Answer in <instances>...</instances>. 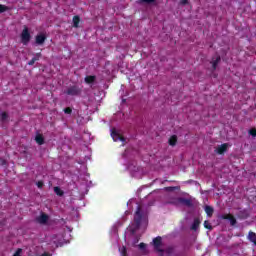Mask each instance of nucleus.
I'll return each mask as SVG.
<instances>
[{
    "label": "nucleus",
    "instance_id": "nucleus-1",
    "mask_svg": "<svg viewBox=\"0 0 256 256\" xmlns=\"http://www.w3.org/2000/svg\"><path fill=\"white\" fill-rule=\"evenodd\" d=\"M161 241H162L161 236H158L153 239L155 251H158V253H160V256L173 255V253L175 252V248H173V246H169L168 248L163 250L161 249Z\"/></svg>",
    "mask_w": 256,
    "mask_h": 256
},
{
    "label": "nucleus",
    "instance_id": "nucleus-2",
    "mask_svg": "<svg viewBox=\"0 0 256 256\" xmlns=\"http://www.w3.org/2000/svg\"><path fill=\"white\" fill-rule=\"evenodd\" d=\"M81 88L77 85L69 86L65 91V95H69L70 97H77L81 95Z\"/></svg>",
    "mask_w": 256,
    "mask_h": 256
},
{
    "label": "nucleus",
    "instance_id": "nucleus-3",
    "mask_svg": "<svg viewBox=\"0 0 256 256\" xmlns=\"http://www.w3.org/2000/svg\"><path fill=\"white\" fill-rule=\"evenodd\" d=\"M142 219H143V214L141 213V206H138L134 215V223H135L134 231H136V229H139V227H141Z\"/></svg>",
    "mask_w": 256,
    "mask_h": 256
},
{
    "label": "nucleus",
    "instance_id": "nucleus-4",
    "mask_svg": "<svg viewBox=\"0 0 256 256\" xmlns=\"http://www.w3.org/2000/svg\"><path fill=\"white\" fill-rule=\"evenodd\" d=\"M21 41L23 45H29V41H31V34L29 33V28L25 27L21 33Z\"/></svg>",
    "mask_w": 256,
    "mask_h": 256
},
{
    "label": "nucleus",
    "instance_id": "nucleus-5",
    "mask_svg": "<svg viewBox=\"0 0 256 256\" xmlns=\"http://www.w3.org/2000/svg\"><path fill=\"white\" fill-rule=\"evenodd\" d=\"M111 137L113 141H122V143H125V138H123L115 128L111 129Z\"/></svg>",
    "mask_w": 256,
    "mask_h": 256
},
{
    "label": "nucleus",
    "instance_id": "nucleus-6",
    "mask_svg": "<svg viewBox=\"0 0 256 256\" xmlns=\"http://www.w3.org/2000/svg\"><path fill=\"white\" fill-rule=\"evenodd\" d=\"M184 205V207H193V200L189 198L179 197V206Z\"/></svg>",
    "mask_w": 256,
    "mask_h": 256
},
{
    "label": "nucleus",
    "instance_id": "nucleus-7",
    "mask_svg": "<svg viewBox=\"0 0 256 256\" xmlns=\"http://www.w3.org/2000/svg\"><path fill=\"white\" fill-rule=\"evenodd\" d=\"M220 219L228 220L230 222L231 227H235L237 225V219L231 215H221Z\"/></svg>",
    "mask_w": 256,
    "mask_h": 256
},
{
    "label": "nucleus",
    "instance_id": "nucleus-8",
    "mask_svg": "<svg viewBox=\"0 0 256 256\" xmlns=\"http://www.w3.org/2000/svg\"><path fill=\"white\" fill-rule=\"evenodd\" d=\"M228 147H229V144H227V143L221 144V145H219V146L216 148L215 152H216L218 155H223V153H226V152H227Z\"/></svg>",
    "mask_w": 256,
    "mask_h": 256
},
{
    "label": "nucleus",
    "instance_id": "nucleus-9",
    "mask_svg": "<svg viewBox=\"0 0 256 256\" xmlns=\"http://www.w3.org/2000/svg\"><path fill=\"white\" fill-rule=\"evenodd\" d=\"M46 40H47V37L45 36V34H39L36 36L35 43L36 45H43Z\"/></svg>",
    "mask_w": 256,
    "mask_h": 256
},
{
    "label": "nucleus",
    "instance_id": "nucleus-10",
    "mask_svg": "<svg viewBox=\"0 0 256 256\" xmlns=\"http://www.w3.org/2000/svg\"><path fill=\"white\" fill-rule=\"evenodd\" d=\"M166 205H174V207H179V197H171L166 201Z\"/></svg>",
    "mask_w": 256,
    "mask_h": 256
},
{
    "label": "nucleus",
    "instance_id": "nucleus-11",
    "mask_svg": "<svg viewBox=\"0 0 256 256\" xmlns=\"http://www.w3.org/2000/svg\"><path fill=\"white\" fill-rule=\"evenodd\" d=\"M49 221V216L45 213H42L38 218L37 222L40 223L41 225H45Z\"/></svg>",
    "mask_w": 256,
    "mask_h": 256
},
{
    "label": "nucleus",
    "instance_id": "nucleus-12",
    "mask_svg": "<svg viewBox=\"0 0 256 256\" xmlns=\"http://www.w3.org/2000/svg\"><path fill=\"white\" fill-rule=\"evenodd\" d=\"M219 63H221V56L217 55L216 59H213L211 61L212 68H213L214 71H215V69H217V66L219 65Z\"/></svg>",
    "mask_w": 256,
    "mask_h": 256
},
{
    "label": "nucleus",
    "instance_id": "nucleus-13",
    "mask_svg": "<svg viewBox=\"0 0 256 256\" xmlns=\"http://www.w3.org/2000/svg\"><path fill=\"white\" fill-rule=\"evenodd\" d=\"M35 141L38 145H44L45 144V138L39 133L36 134Z\"/></svg>",
    "mask_w": 256,
    "mask_h": 256
},
{
    "label": "nucleus",
    "instance_id": "nucleus-14",
    "mask_svg": "<svg viewBox=\"0 0 256 256\" xmlns=\"http://www.w3.org/2000/svg\"><path fill=\"white\" fill-rule=\"evenodd\" d=\"M199 225H201V221L199 220V218H195L194 222L191 225L192 231H197L199 229Z\"/></svg>",
    "mask_w": 256,
    "mask_h": 256
},
{
    "label": "nucleus",
    "instance_id": "nucleus-15",
    "mask_svg": "<svg viewBox=\"0 0 256 256\" xmlns=\"http://www.w3.org/2000/svg\"><path fill=\"white\" fill-rule=\"evenodd\" d=\"M168 143L171 145V147H175V145H177V135L171 136Z\"/></svg>",
    "mask_w": 256,
    "mask_h": 256
},
{
    "label": "nucleus",
    "instance_id": "nucleus-16",
    "mask_svg": "<svg viewBox=\"0 0 256 256\" xmlns=\"http://www.w3.org/2000/svg\"><path fill=\"white\" fill-rule=\"evenodd\" d=\"M54 193L58 195V197H63L65 194V192H63L59 186L54 187Z\"/></svg>",
    "mask_w": 256,
    "mask_h": 256
},
{
    "label": "nucleus",
    "instance_id": "nucleus-17",
    "mask_svg": "<svg viewBox=\"0 0 256 256\" xmlns=\"http://www.w3.org/2000/svg\"><path fill=\"white\" fill-rule=\"evenodd\" d=\"M95 79H97L95 76H86L84 78L85 83L91 84L95 83Z\"/></svg>",
    "mask_w": 256,
    "mask_h": 256
},
{
    "label": "nucleus",
    "instance_id": "nucleus-18",
    "mask_svg": "<svg viewBox=\"0 0 256 256\" xmlns=\"http://www.w3.org/2000/svg\"><path fill=\"white\" fill-rule=\"evenodd\" d=\"M213 211H214L213 207H211V206L205 207V212L208 217H213Z\"/></svg>",
    "mask_w": 256,
    "mask_h": 256
},
{
    "label": "nucleus",
    "instance_id": "nucleus-19",
    "mask_svg": "<svg viewBox=\"0 0 256 256\" xmlns=\"http://www.w3.org/2000/svg\"><path fill=\"white\" fill-rule=\"evenodd\" d=\"M80 21H81V18H79V16H74L73 17V27H75L77 29V27H79Z\"/></svg>",
    "mask_w": 256,
    "mask_h": 256
},
{
    "label": "nucleus",
    "instance_id": "nucleus-20",
    "mask_svg": "<svg viewBox=\"0 0 256 256\" xmlns=\"http://www.w3.org/2000/svg\"><path fill=\"white\" fill-rule=\"evenodd\" d=\"M178 189L179 187L177 186H169V187H165L164 191L173 192V191H177Z\"/></svg>",
    "mask_w": 256,
    "mask_h": 256
},
{
    "label": "nucleus",
    "instance_id": "nucleus-21",
    "mask_svg": "<svg viewBox=\"0 0 256 256\" xmlns=\"http://www.w3.org/2000/svg\"><path fill=\"white\" fill-rule=\"evenodd\" d=\"M7 119H9V115L7 114V112H2L1 113V121H2V123H5V121H7Z\"/></svg>",
    "mask_w": 256,
    "mask_h": 256
},
{
    "label": "nucleus",
    "instance_id": "nucleus-22",
    "mask_svg": "<svg viewBox=\"0 0 256 256\" xmlns=\"http://www.w3.org/2000/svg\"><path fill=\"white\" fill-rule=\"evenodd\" d=\"M204 227L205 229H209V231L213 230V226L211 225V223H209V221H204Z\"/></svg>",
    "mask_w": 256,
    "mask_h": 256
},
{
    "label": "nucleus",
    "instance_id": "nucleus-23",
    "mask_svg": "<svg viewBox=\"0 0 256 256\" xmlns=\"http://www.w3.org/2000/svg\"><path fill=\"white\" fill-rule=\"evenodd\" d=\"M121 255L127 256V248L123 246L122 248L119 249Z\"/></svg>",
    "mask_w": 256,
    "mask_h": 256
},
{
    "label": "nucleus",
    "instance_id": "nucleus-24",
    "mask_svg": "<svg viewBox=\"0 0 256 256\" xmlns=\"http://www.w3.org/2000/svg\"><path fill=\"white\" fill-rule=\"evenodd\" d=\"M138 247L139 249H141V251H145V249L147 248V244L142 242L138 245Z\"/></svg>",
    "mask_w": 256,
    "mask_h": 256
},
{
    "label": "nucleus",
    "instance_id": "nucleus-25",
    "mask_svg": "<svg viewBox=\"0 0 256 256\" xmlns=\"http://www.w3.org/2000/svg\"><path fill=\"white\" fill-rule=\"evenodd\" d=\"M39 59H41V53H37L32 60H34V62L39 61Z\"/></svg>",
    "mask_w": 256,
    "mask_h": 256
},
{
    "label": "nucleus",
    "instance_id": "nucleus-26",
    "mask_svg": "<svg viewBox=\"0 0 256 256\" xmlns=\"http://www.w3.org/2000/svg\"><path fill=\"white\" fill-rule=\"evenodd\" d=\"M72 112H73V110L69 107L64 109V113H66V115H71Z\"/></svg>",
    "mask_w": 256,
    "mask_h": 256
},
{
    "label": "nucleus",
    "instance_id": "nucleus-27",
    "mask_svg": "<svg viewBox=\"0 0 256 256\" xmlns=\"http://www.w3.org/2000/svg\"><path fill=\"white\" fill-rule=\"evenodd\" d=\"M21 253H23V249L18 248L17 251L14 253L13 256H21Z\"/></svg>",
    "mask_w": 256,
    "mask_h": 256
},
{
    "label": "nucleus",
    "instance_id": "nucleus-28",
    "mask_svg": "<svg viewBox=\"0 0 256 256\" xmlns=\"http://www.w3.org/2000/svg\"><path fill=\"white\" fill-rule=\"evenodd\" d=\"M249 135H251L252 137H256V129H250Z\"/></svg>",
    "mask_w": 256,
    "mask_h": 256
},
{
    "label": "nucleus",
    "instance_id": "nucleus-29",
    "mask_svg": "<svg viewBox=\"0 0 256 256\" xmlns=\"http://www.w3.org/2000/svg\"><path fill=\"white\" fill-rule=\"evenodd\" d=\"M156 0H140L139 3H155Z\"/></svg>",
    "mask_w": 256,
    "mask_h": 256
},
{
    "label": "nucleus",
    "instance_id": "nucleus-30",
    "mask_svg": "<svg viewBox=\"0 0 256 256\" xmlns=\"http://www.w3.org/2000/svg\"><path fill=\"white\" fill-rule=\"evenodd\" d=\"M5 11H7V7L0 4V13H5Z\"/></svg>",
    "mask_w": 256,
    "mask_h": 256
},
{
    "label": "nucleus",
    "instance_id": "nucleus-31",
    "mask_svg": "<svg viewBox=\"0 0 256 256\" xmlns=\"http://www.w3.org/2000/svg\"><path fill=\"white\" fill-rule=\"evenodd\" d=\"M36 185H37L38 189H42L43 188V181H38L36 183Z\"/></svg>",
    "mask_w": 256,
    "mask_h": 256
},
{
    "label": "nucleus",
    "instance_id": "nucleus-32",
    "mask_svg": "<svg viewBox=\"0 0 256 256\" xmlns=\"http://www.w3.org/2000/svg\"><path fill=\"white\" fill-rule=\"evenodd\" d=\"M189 3V0H181L180 5H187Z\"/></svg>",
    "mask_w": 256,
    "mask_h": 256
},
{
    "label": "nucleus",
    "instance_id": "nucleus-33",
    "mask_svg": "<svg viewBox=\"0 0 256 256\" xmlns=\"http://www.w3.org/2000/svg\"><path fill=\"white\" fill-rule=\"evenodd\" d=\"M28 65H35V60L33 58L28 62Z\"/></svg>",
    "mask_w": 256,
    "mask_h": 256
},
{
    "label": "nucleus",
    "instance_id": "nucleus-34",
    "mask_svg": "<svg viewBox=\"0 0 256 256\" xmlns=\"http://www.w3.org/2000/svg\"><path fill=\"white\" fill-rule=\"evenodd\" d=\"M136 243H139V239H138V238L134 241V245H135Z\"/></svg>",
    "mask_w": 256,
    "mask_h": 256
},
{
    "label": "nucleus",
    "instance_id": "nucleus-35",
    "mask_svg": "<svg viewBox=\"0 0 256 256\" xmlns=\"http://www.w3.org/2000/svg\"><path fill=\"white\" fill-rule=\"evenodd\" d=\"M43 256H49V255H47V253H44Z\"/></svg>",
    "mask_w": 256,
    "mask_h": 256
}]
</instances>
